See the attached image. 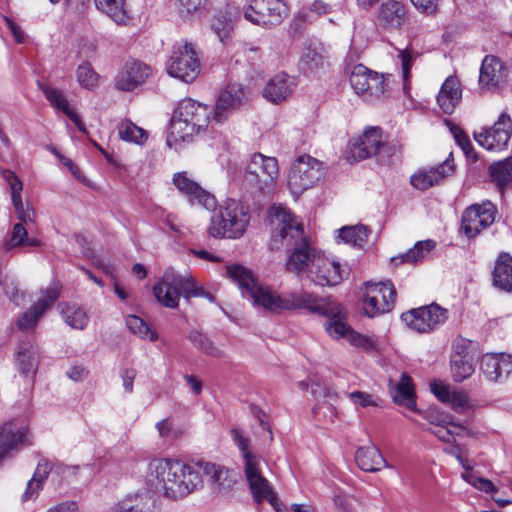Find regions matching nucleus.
Listing matches in <instances>:
<instances>
[{
  "label": "nucleus",
  "instance_id": "f257e3e1",
  "mask_svg": "<svg viewBox=\"0 0 512 512\" xmlns=\"http://www.w3.org/2000/svg\"><path fill=\"white\" fill-rule=\"evenodd\" d=\"M226 273L255 307L263 308L270 313L280 314L299 309L316 314L329 312L326 303L314 293L303 289L278 293L269 286L259 284L254 274L244 266H228Z\"/></svg>",
  "mask_w": 512,
  "mask_h": 512
},
{
  "label": "nucleus",
  "instance_id": "f03ea898",
  "mask_svg": "<svg viewBox=\"0 0 512 512\" xmlns=\"http://www.w3.org/2000/svg\"><path fill=\"white\" fill-rule=\"evenodd\" d=\"M273 226L271 249H279L282 245L291 246L292 251L286 261L288 271L297 275L306 274L309 277L316 258L323 251L311 245L304 234L303 226L292 215L290 210L282 205H273L269 212Z\"/></svg>",
  "mask_w": 512,
  "mask_h": 512
},
{
  "label": "nucleus",
  "instance_id": "7ed1b4c3",
  "mask_svg": "<svg viewBox=\"0 0 512 512\" xmlns=\"http://www.w3.org/2000/svg\"><path fill=\"white\" fill-rule=\"evenodd\" d=\"M145 485L153 493L171 501L183 500L200 491L194 463L173 457L155 456L147 461Z\"/></svg>",
  "mask_w": 512,
  "mask_h": 512
},
{
  "label": "nucleus",
  "instance_id": "20e7f679",
  "mask_svg": "<svg viewBox=\"0 0 512 512\" xmlns=\"http://www.w3.org/2000/svg\"><path fill=\"white\" fill-rule=\"evenodd\" d=\"M212 112L211 107L193 99L180 101L170 122L167 145L175 151L184 149L195 136L206 130Z\"/></svg>",
  "mask_w": 512,
  "mask_h": 512
},
{
  "label": "nucleus",
  "instance_id": "39448f33",
  "mask_svg": "<svg viewBox=\"0 0 512 512\" xmlns=\"http://www.w3.org/2000/svg\"><path fill=\"white\" fill-rule=\"evenodd\" d=\"M249 222V208L231 200L213 212L208 232L214 238L237 239L243 236Z\"/></svg>",
  "mask_w": 512,
  "mask_h": 512
},
{
  "label": "nucleus",
  "instance_id": "423d86ee",
  "mask_svg": "<svg viewBox=\"0 0 512 512\" xmlns=\"http://www.w3.org/2000/svg\"><path fill=\"white\" fill-rule=\"evenodd\" d=\"M279 176V164L275 157L254 153L250 156L244 175V183L251 189L271 193Z\"/></svg>",
  "mask_w": 512,
  "mask_h": 512
},
{
  "label": "nucleus",
  "instance_id": "0eeeda50",
  "mask_svg": "<svg viewBox=\"0 0 512 512\" xmlns=\"http://www.w3.org/2000/svg\"><path fill=\"white\" fill-rule=\"evenodd\" d=\"M153 292L157 301L168 308H176L181 295L186 298L201 295L191 276L173 272H166L161 281L154 286Z\"/></svg>",
  "mask_w": 512,
  "mask_h": 512
},
{
  "label": "nucleus",
  "instance_id": "6e6552de",
  "mask_svg": "<svg viewBox=\"0 0 512 512\" xmlns=\"http://www.w3.org/2000/svg\"><path fill=\"white\" fill-rule=\"evenodd\" d=\"M325 174L322 162L310 155H300L292 163L287 185L294 196L313 187Z\"/></svg>",
  "mask_w": 512,
  "mask_h": 512
},
{
  "label": "nucleus",
  "instance_id": "1a4fd4ad",
  "mask_svg": "<svg viewBox=\"0 0 512 512\" xmlns=\"http://www.w3.org/2000/svg\"><path fill=\"white\" fill-rule=\"evenodd\" d=\"M349 81L354 92L368 102L381 99L389 90V76L372 71L362 64L352 68Z\"/></svg>",
  "mask_w": 512,
  "mask_h": 512
},
{
  "label": "nucleus",
  "instance_id": "9d476101",
  "mask_svg": "<svg viewBox=\"0 0 512 512\" xmlns=\"http://www.w3.org/2000/svg\"><path fill=\"white\" fill-rule=\"evenodd\" d=\"M170 76L183 82H192L201 69L199 53L192 43L179 42L173 46L166 64Z\"/></svg>",
  "mask_w": 512,
  "mask_h": 512
},
{
  "label": "nucleus",
  "instance_id": "9b49d317",
  "mask_svg": "<svg viewBox=\"0 0 512 512\" xmlns=\"http://www.w3.org/2000/svg\"><path fill=\"white\" fill-rule=\"evenodd\" d=\"M288 14L284 0H257L244 8V17L253 24L263 27L279 25Z\"/></svg>",
  "mask_w": 512,
  "mask_h": 512
},
{
  "label": "nucleus",
  "instance_id": "f8f14e48",
  "mask_svg": "<svg viewBox=\"0 0 512 512\" xmlns=\"http://www.w3.org/2000/svg\"><path fill=\"white\" fill-rule=\"evenodd\" d=\"M363 310L368 317L390 312L395 304L396 290L391 281L365 284Z\"/></svg>",
  "mask_w": 512,
  "mask_h": 512
},
{
  "label": "nucleus",
  "instance_id": "ddd939ff",
  "mask_svg": "<svg viewBox=\"0 0 512 512\" xmlns=\"http://www.w3.org/2000/svg\"><path fill=\"white\" fill-rule=\"evenodd\" d=\"M349 269L333 257H329L324 252L321 253L311 268L309 279L318 286L332 287L340 284L348 278Z\"/></svg>",
  "mask_w": 512,
  "mask_h": 512
},
{
  "label": "nucleus",
  "instance_id": "4468645a",
  "mask_svg": "<svg viewBox=\"0 0 512 512\" xmlns=\"http://www.w3.org/2000/svg\"><path fill=\"white\" fill-rule=\"evenodd\" d=\"M401 319L411 329L429 333L447 320V310L437 304H430L403 313Z\"/></svg>",
  "mask_w": 512,
  "mask_h": 512
},
{
  "label": "nucleus",
  "instance_id": "2eb2a0df",
  "mask_svg": "<svg viewBox=\"0 0 512 512\" xmlns=\"http://www.w3.org/2000/svg\"><path fill=\"white\" fill-rule=\"evenodd\" d=\"M512 119L506 112H502L492 127L474 133L475 141L489 151L503 150L511 137Z\"/></svg>",
  "mask_w": 512,
  "mask_h": 512
},
{
  "label": "nucleus",
  "instance_id": "dca6fc26",
  "mask_svg": "<svg viewBox=\"0 0 512 512\" xmlns=\"http://www.w3.org/2000/svg\"><path fill=\"white\" fill-rule=\"evenodd\" d=\"M194 470L200 480V490L204 487V478L207 479L212 491L222 492L230 489L235 480L233 473L227 467L206 460L193 461Z\"/></svg>",
  "mask_w": 512,
  "mask_h": 512
},
{
  "label": "nucleus",
  "instance_id": "f3484780",
  "mask_svg": "<svg viewBox=\"0 0 512 512\" xmlns=\"http://www.w3.org/2000/svg\"><path fill=\"white\" fill-rule=\"evenodd\" d=\"M497 209L491 201L469 206L463 213L461 229L468 237H475L495 220Z\"/></svg>",
  "mask_w": 512,
  "mask_h": 512
},
{
  "label": "nucleus",
  "instance_id": "a211bd4d",
  "mask_svg": "<svg viewBox=\"0 0 512 512\" xmlns=\"http://www.w3.org/2000/svg\"><path fill=\"white\" fill-rule=\"evenodd\" d=\"M379 127L365 129L361 136L353 138L350 143V157L355 161H361L388 150Z\"/></svg>",
  "mask_w": 512,
  "mask_h": 512
},
{
  "label": "nucleus",
  "instance_id": "6ab92c4d",
  "mask_svg": "<svg viewBox=\"0 0 512 512\" xmlns=\"http://www.w3.org/2000/svg\"><path fill=\"white\" fill-rule=\"evenodd\" d=\"M60 295V287L53 284L40 293L37 301L16 321L21 330H32L43 314L52 307Z\"/></svg>",
  "mask_w": 512,
  "mask_h": 512
},
{
  "label": "nucleus",
  "instance_id": "aec40b11",
  "mask_svg": "<svg viewBox=\"0 0 512 512\" xmlns=\"http://www.w3.org/2000/svg\"><path fill=\"white\" fill-rule=\"evenodd\" d=\"M248 99V90L241 84H228L220 93L214 109V120L225 121L235 110L239 109Z\"/></svg>",
  "mask_w": 512,
  "mask_h": 512
},
{
  "label": "nucleus",
  "instance_id": "412c9836",
  "mask_svg": "<svg viewBox=\"0 0 512 512\" xmlns=\"http://www.w3.org/2000/svg\"><path fill=\"white\" fill-rule=\"evenodd\" d=\"M508 67L497 57L487 55L482 61L479 75V87L482 91L501 88L508 78Z\"/></svg>",
  "mask_w": 512,
  "mask_h": 512
},
{
  "label": "nucleus",
  "instance_id": "4be33fe9",
  "mask_svg": "<svg viewBox=\"0 0 512 512\" xmlns=\"http://www.w3.org/2000/svg\"><path fill=\"white\" fill-rule=\"evenodd\" d=\"M408 20L407 5L401 1L386 0L378 9L377 21L384 30H400Z\"/></svg>",
  "mask_w": 512,
  "mask_h": 512
},
{
  "label": "nucleus",
  "instance_id": "5701e85b",
  "mask_svg": "<svg viewBox=\"0 0 512 512\" xmlns=\"http://www.w3.org/2000/svg\"><path fill=\"white\" fill-rule=\"evenodd\" d=\"M151 74V68L138 60H128L115 79V86L121 91H132L143 84Z\"/></svg>",
  "mask_w": 512,
  "mask_h": 512
},
{
  "label": "nucleus",
  "instance_id": "b1692460",
  "mask_svg": "<svg viewBox=\"0 0 512 512\" xmlns=\"http://www.w3.org/2000/svg\"><path fill=\"white\" fill-rule=\"evenodd\" d=\"M431 392L442 403L459 413H462L472 407L467 392L457 389L441 380H434L430 383Z\"/></svg>",
  "mask_w": 512,
  "mask_h": 512
},
{
  "label": "nucleus",
  "instance_id": "393cba45",
  "mask_svg": "<svg viewBox=\"0 0 512 512\" xmlns=\"http://www.w3.org/2000/svg\"><path fill=\"white\" fill-rule=\"evenodd\" d=\"M480 370L489 381L502 382L512 371V355L487 353L481 358Z\"/></svg>",
  "mask_w": 512,
  "mask_h": 512
},
{
  "label": "nucleus",
  "instance_id": "a878e982",
  "mask_svg": "<svg viewBox=\"0 0 512 512\" xmlns=\"http://www.w3.org/2000/svg\"><path fill=\"white\" fill-rule=\"evenodd\" d=\"M173 183L177 189L189 198L191 202H197L206 209L215 206L214 196L203 189L199 183L188 176L187 172H178L173 176Z\"/></svg>",
  "mask_w": 512,
  "mask_h": 512
},
{
  "label": "nucleus",
  "instance_id": "bb28decb",
  "mask_svg": "<svg viewBox=\"0 0 512 512\" xmlns=\"http://www.w3.org/2000/svg\"><path fill=\"white\" fill-rule=\"evenodd\" d=\"M454 173V164L447 159L442 164L431 167L430 169H420L414 173L410 178L411 185L419 190H426L444 178Z\"/></svg>",
  "mask_w": 512,
  "mask_h": 512
},
{
  "label": "nucleus",
  "instance_id": "cd10ccee",
  "mask_svg": "<svg viewBox=\"0 0 512 512\" xmlns=\"http://www.w3.org/2000/svg\"><path fill=\"white\" fill-rule=\"evenodd\" d=\"M259 466L260 461L254 464L250 463L248 467H244L245 476L251 492L258 503L268 500L274 505V501L276 500L275 494L268 480L262 475Z\"/></svg>",
  "mask_w": 512,
  "mask_h": 512
},
{
  "label": "nucleus",
  "instance_id": "c85d7f7f",
  "mask_svg": "<svg viewBox=\"0 0 512 512\" xmlns=\"http://www.w3.org/2000/svg\"><path fill=\"white\" fill-rule=\"evenodd\" d=\"M3 175L9 184L13 206L17 218L20 220L19 223H23L26 226L30 227V225L34 223L35 214L33 209L28 204L25 206L22 201L21 191L23 188V184L21 180L17 177V175L14 172L9 170L5 171Z\"/></svg>",
  "mask_w": 512,
  "mask_h": 512
},
{
  "label": "nucleus",
  "instance_id": "c756f323",
  "mask_svg": "<svg viewBox=\"0 0 512 512\" xmlns=\"http://www.w3.org/2000/svg\"><path fill=\"white\" fill-rule=\"evenodd\" d=\"M27 429L15 422H6L0 426V460L10 452L17 450L25 441Z\"/></svg>",
  "mask_w": 512,
  "mask_h": 512
},
{
  "label": "nucleus",
  "instance_id": "7c9ffc66",
  "mask_svg": "<svg viewBox=\"0 0 512 512\" xmlns=\"http://www.w3.org/2000/svg\"><path fill=\"white\" fill-rule=\"evenodd\" d=\"M327 313H318L327 316L328 320L325 325L326 332L334 339L346 338L353 329L346 323V316L343 308L337 303H326Z\"/></svg>",
  "mask_w": 512,
  "mask_h": 512
},
{
  "label": "nucleus",
  "instance_id": "2f4dec72",
  "mask_svg": "<svg viewBox=\"0 0 512 512\" xmlns=\"http://www.w3.org/2000/svg\"><path fill=\"white\" fill-rule=\"evenodd\" d=\"M462 99V89L460 81L449 76L442 84L437 95V103L441 110L446 114H451L459 105Z\"/></svg>",
  "mask_w": 512,
  "mask_h": 512
},
{
  "label": "nucleus",
  "instance_id": "473e14b6",
  "mask_svg": "<svg viewBox=\"0 0 512 512\" xmlns=\"http://www.w3.org/2000/svg\"><path fill=\"white\" fill-rule=\"evenodd\" d=\"M39 87L52 107L62 111L67 117H69L81 132H86L84 123L69 105V102L62 91L47 85L39 84Z\"/></svg>",
  "mask_w": 512,
  "mask_h": 512
},
{
  "label": "nucleus",
  "instance_id": "72a5a7b5",
  "mask_svg": "<svg viewBox=\"0 0 512 512\" xmlns=\"http://www.w3.org/2000/svg\"><path fill=\"white\" fill-rule=\"evenodd\" d=\"M293 89V79L287 74L281 73L269 80L263 90V96L273 103H279L288 98Z\"/></svg>",
  "mask_w": 512,
  "mask_h": 512
},
{
  "label": "nucleus",
  "instance_id": "f704fd0d",
  "mask_svg": "<svg viewBox=\"0 0 512 512\" xmlns=\"http://www.w3.org/2000/svg\"><path fill=\"white\" fill-rule=\"evenodd\" d=\"M355 461L360 469L367 472H375L387 467L384 457L375 445L358 448Z\"/></svg>",
  "mask_w": 512,
  "mask_h": 512
},
{
  "label": "nucleus",
  "instance_id": "c9c22d12",
  "mask_svg": "<svg viewBox=\"0 0 512 512\" xmlns=\"http://www.w3.org/2000/svg\"><path fill=\"white\" fill-rule=\"evenodd\" d=\"M492 275L494 286L508 292L512 290V257L508 253L498 256Z\"/></svg>",
  "mask_w": 512,
  "mask_h": 512
},
{
  "label": "nucleus",
  "instance_id": "e433bc0d",
  "mask_svg": "<svg viewBox=\"0 0 512 512\" xmlns=\"http://www.w3.org/2000/svg\"><path fill=\"white\" fill-rule=\"evenodd\" d=\"M450 369L452 379L457 383L468 379L475 371L473 359L465 350L453 352Z\"/></svg>",
  "mask_w": 512,
  "mask_h": 512
},
{
  "label": "nucleus",
  "instance_id": "4c0bfd02",
  "mask_svg": "<svg viewBox=\"0 0 512 512\" xmlns=\"http://www.w3.org/2000/svg\"><path fill=\"white\" fill-rule=\"evenodd\" d=\"M96 8L107 15L116 24H126L130 15L126 7V0H94Z\"/></svg>",
  "mask_w": 512,
  "mask_h": 512
},
{
  "label": "nucleus",
  "instance_id": "58836bf2",
  "mask_svg": "<svg viewBox=\"0 0 512 512\" xmlns=\"http://www.w3.org/2000/svg\"><path fill=\"white\" fill-rule=\"evenodd\" d=\"M60 313L64 322L73 329L83 330L88 324L86 311L75 303L59 304Z\"/></svg>",
  "mask_w": 512,
  "mask_h": 512
},
{
  "label": "nucleus",
  "instance_id": "ea45409f",
  "mask_svg": "<svg viewBox=\"0 0 512 512\" xmlns=\"http://www.w3.org/2000/svg\"><path fill=\"white\" fill-rule=\"evenodd\" d=\"M16 363L23 375L34 374L37 366V349L31 342H22L19 345Z\"/></svg>",
  "mask_w": 512,
  "mask_h": 512
},
{
  "label": "nucleus",
  "instance_id": "a19ab883",
  "mask_svg": "<svg viewBox=\"0 0 512 512\" xmlns=\"http://www.w3.org/2000/svg\"><path fill=\"white\" fill-rule=\"evenodd\" d=\"M414 387L412 384V379L403 374L400 378V381L392 391V398L395 403L404 405L406 408L416 411V403L414 401Z\"/></svg>",
  "mask_w": 512,
  "mask_h": 512
},
{
  "label": "nucleus",
  "instance_id": "79ce46f5",
  "mask_svg": "<svg viewBox=\"0 0 512 512\" xmlns=\"http://www.w3.org/2000/svg\"><path fill=\"white\" fill-rule=\"evenodd\" d=\"M491 180L503 192L512 184V157L494 162L489 166Z\"/></svg>",
  "mask_w": 512,
  "mask_h": 512
},
{
  "label": "nucleus",
  "instance_id": "37998d69",
  "mask_svg": "<svg viewBox=\"0 0 512 512\" xmlns=\"http://www.w3.org/2000/svg\"><path fill=\"white\" fill-rule=\"evenodd\" d=\"M28 226L23 223H16L10 233L9 239L5 243L6 249L16 247H38L41 241L28 236Z\"/></svg>",
  "mask_w": 512,
  "mask_h": 512
},
{
  "label": "nucleus",
  "instance_id": "c03bdc74",
  "mask_svg": "<svg viewBox=\"0 0 512 512\" xmlns=\"http://www.w3.org/2000/svg\"><path fill=\"white\" fill-rule=\"evenodd\" d=\"M117 128L119 137L123 141L143 145L148 139V132L128 119L122 120Z\"/></svg>",
  "mask_w": 512,
  "mask_h": 512
},
{
  "label": "nucleus",
  "instance_id": "a18cd8bd",
  "mask_svg": "<svg viewBox=\"0 0 512 512\" xmlns=\"http://www.w3.org/2000/svg\"><path fill=\"white\" fill-rule=\"evenodd\" d=\"M188 339L194 345V347L210 357H225V351L199 331H191L188 335Z\"/></svg>",
  "mask_w": 512,
  "mask_h": 512
},
{
  "label": "nucleus",
  "instance_id": "49530a36",
  "mask_svg": "<svg viewBox=\"0 0 512 512\" xmlns=\"http://www.w3.org/2000/svg\"><path fill=\"white\" fill-rule=\"evenodd\" d=\"M436 246V242L434 240H424L417 242L413 248L407 251L405 254L394 257L392 261L397 262H407V263H417L424 259L428 253H430Z\"/></svg>",
  "mask_w": 512,
  "mask_h": 512
},
{
  "label": "nucleus",
  "instance_id": "de8ad7c7",
  "mask_svg": "<svg viewBox=\"0 0 512 512\" xmlns=\"http://www.w3.org/2000/svg\"><path fill=\"white\" fill-rule=\"evenodd\" d=\"M368 229L364 225L346 226L339 230L338 237L355 247H363L368 239Z\"/></svg>",
  "mask_w": 512,
  "mask_h": 512
},
{
  "label": "nucleus",
  "instance_id": "09e8293b",
  "mask_svg": "<svg viewBox=\"0 0 512 512\" xmlns=\"http://www.w3.org/2000/svg\"><path fill=\"white\" fill-rule=\"evenodd\" d=\"M418 53L412 48L407 47L405 49L398 50L397 58L400 60L402 79H403V90L408 93L409 90V79L411 76V66L413 61L417 58Z\"/></svg>",
  "mask_w": 512,
  "mask_h": 512
},
{
  "label": "nucleus",
  "instance_id": "8fccbe9b",
  "mask_svg": "<svg viewBox=\"0 0 512 512\" xmlns=\"http://www.w3.org/2000/svg\"><path fill=\"white\" fill-rule=\"evenodd\" d=\"M77 81L85 89L93 90L99 84V75L88 62H83L76 70Z\"/></svg>",
  "mask_w": 512,
  "mask_h": 512
},
{
  "label": "nucleus",
  "instance_id": "3c124183",
  "mask_svg": "<svg viewBox=\"0 0 512 512\" xmlns=\"http://www.w3.org/2000/svg\"><path fill=\"white\" fill-rule=\"evenodd\" d=\"M126 325L131 333L141 339L155 341L158 338L157 333L152 331L144 320L136 315H129L126 318Z\"/></svg>",
  "mask_w": 512,
  "mask_h": 512
},
{
  "label": "nucleus",
  "instance_id": "603ef678",
  "mask_svg": "<svg viewBox=\"0 0 512 512\" xmlns=\"http://www.w3.org/2000/svg\"><path fill=\"white\" fill-rule=\"evenodd\" d=\"M231 436L242 454V457L245 462L244 467H248L250 463L254 464L260 461V458L250 451L249 439L245 437L240 430L232 429Z\"/></svg>",
  "mask_w": 512,
  "mask_h": 512
},
{
  "label": "nucleus",
  "instance_id": "864d4df0",
  "mask_svg": "<svg viewBox=\"0 0 512 512\" xmlns=\"http://www.w3.org/2000/svg\"><path fill=\"white\" fill-rule=\"evenodd\" d=\"M211 29L217 35L219 40L225 43L231 38L233 32V21L226 15H217L211 23Z\"/></svg>",
  "mask_w": 512,
  "mask_h": 512
},
{
  "label": "nucleus",
  "instance_id": "5fc2aeb1",
  "mask_svg": "<svg viewBox=\"0 0 512 512\" xmlns=\"http://www.w3.org/2000/svg\"><path fill=\"white\" fill-rule=\"evenodd\" d=\"M453 428H449L441 423H437L434 426L427 427L426 430L431 434L435 435L442 442L450 443L454 437V434L458 433V430H463L464 428L458 424H450ZM422 429H425L424 425H421Z\"/></svg>",
  "mask_w": 512,
  "mask_h": 512
},
{
  "label": "nucleus",
  "instance_id": "6e6d98bb",
  "mask_svg": "<svg viewBox=\"0 0 512 512\" xmlns=\"http://www.w3.org/2000/svg\"><path fill=\"white\" fill-rule=\"evenodd\" d=\"M348 342L367 352H374L379 349V344L373 337L360 334L354 330L348 334Z\"/></svg>",
  "mask_w": 512,
  "mask_h": 512
},
{
  "label": "nucleus",
  "instance_id": "4d7b16f0",
  "mask_svg": "<svg viewBox=\"0 0 512 512\" xmlns=\"http://www.w3.org/2000/svg\"><path fill=\"white\" fill-rule=\"evenodd\" d=\"M447 125L458 145L461 147L463 152L469 156L473 151V146L469 140V137L458 125L450 121H447Z\"/></svg>",
  "mask_w": 512,
  "mask_h": 512
},
{
  "label": "nucleus",
  "instance_id": "13d9d810",
  "mask_svg": "<svg viewBox=\"0 0 512 512\" xmlns=\"http://www.w3.org/2000/svg\"><path fill=\"white\" fill-rule=\"evenodd\" d=\"M156 428L159 436L166 441H174L182 435L180 430L174 429L173 422L170 418L157 422Z\"/></svg>",
  "mask_w": 512,
  "mask_h": 512
},
{
  "label": "nucleus",
  "instance_id": "bf43d9fd",
  "mask_svg": "<svg viewBox=\"0 0 512 512\" xmlns=\"http://www.w3.org/2000/svg\"><path fill=\"white\" fill-rule=\"evenodd\" d=\"M0 285L3 287L6 295L13 301L16 305H20V298L23 295L19 294L18 287L15 281L9 277L8 275H3L0 273Z\"/></svg>",
  "mask_w": 512,
  "mask_h": 512
},
{
  "label": "nucleus",
  "instance_id": "052dcab7",
  "mask_svg": "<svg viewBox=\"0 0 512 512\" xmlns=\"http://www.w3.org/2000/svg\"><path fill=\"white\" fill-rule=\"evenodd\" d=\"M462 478L467 483H469L470 485H472L473 487H475L476 489H478L480 491H483L486 493L495 491V487L490 480L478 477L471 472L463 473Z\"/></svg>",
  "mask_w": 512,
  "mask_h": 512
},
{
  "label": "nucleus",
  "instance_id": "680f3d73",
  "mask_svg": "<svg viewBox=\"0 0 512 512\" xmlns=\"http://www.w3.org/2000/svg\"><path fill=\"white\" fill-rule=\"evenodd\" d=\"M349 398L356 406H378V398L374 397L373 395L367 392L354 391L349 393Z\"/></svg>",
  "mask_w": 512,
  "mask_h": 512
},
{
  "label": "nucleus",
  "instance_id": "e2e57ef3",
  "mask_svg": "<svg viewBox=\"0 0 512 512\" xmlns=\"http://www.w3.org/2000/svg\"><path fill=\"white\" fill-rule=\"evenodd\" d=\"M414 7L425 14H434L438 10L439 0H411Z\"/></svg>",
  "mask_w": 512,
  "mask_h": 512
},
{
  "label": "nucleus",
  "instance_id": "0e129e2a",
  "mask_svg": "<svg viewBox=\"0 0 512 512\" xmlns=\"http://www.w3.org/2000/svg\"><path fill=\"white\" fill-rule=\"evenodd\" d=\"M311 392L316 397H324V398H334L337 397L336 392L332 391L329 387L325 386L324 383L320 381H315L312 383Z\"/></svg>",
  "mask_w": 512,
  "mask_h": 512
},
{
  "label": "nucleus",
  "instance_id": "69168bd1",
  "mask_svg": "<svg viewBox=\"0 0 512 512\" xmlns=\"http://www.w3.org/2000/svg\"><path fill=\"white\" fill-rule=\"evenodd\" d=\"M43 485L34 481L33 479H30L27 483V487L22 494V501H29L34 500L39 495L40 490L42 489Z\"/></svg>",
  "mask_w": 512,
  "mask_h": 512
},
{
  "label": "nucleus",
  "instance_id": "338daca9",
  "mask_svg": "<svg viewBox=\"0 0 512 512\" xmlns=\"http://www.w3.org/2000/svg\"><path fill=\"white\" fill-rule=\"evenodd\" d=\"M50 470L51 465L49 464V462L46 460H42L41 462L38 463L32 479L43 485V482L47 478Z\"/></svg>",
  "mask_w": 512,
  "mask_h": 512
},
{
  "label": "nucleus",
  "instance_id": "774afa93",
  "mask_svg": "<svg viewBox=\"0 0 512 512\" xmlns=\"http://www.w3.org/2000/svg\"><path fill=\"white\" fill-rule=\"evenodd\" d=\"M137 375V372L134 368H126L123 370L121 374L123 387L127 393H132L133 391V382Z\"/></svg>",
  "mask_w": 512,
  "mask_h": 512
}]
</instances>
